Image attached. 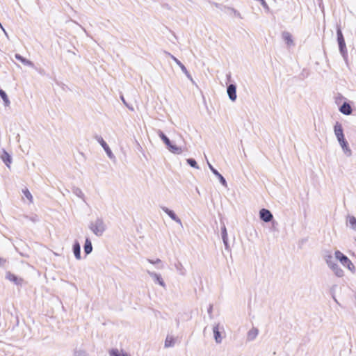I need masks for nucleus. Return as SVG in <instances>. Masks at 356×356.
<instances>
[{
    "label": "nucleus",
    "mask_w": 356,
    "mask_h": 356,
    "mask_svg": "<svg viewBox=\"0 0 356 356\" xmlns=\"http://www.w3.org/2000/svg\"><path fill=\"white\" fill-rule=\"evenodd\" d=\"M158 135L161 140L166 145L167 149L172 153L175 154H180L182 152L181 147H178L175 144H173L170 138L161 131H158Z\"/></svg>",
    "instance_id": "nucleus-1"
},
{
    "label": "nucleus",
    "mask_w": 356,
    "mask_h": 356,
    "mask_svg": "<svg viewBox=\"0 0 356 356\" xmlns=\"http://www.w3.org/2000/svg\"><path fill=\"white\" fill-rule=\"evenodd\" d=\"M88 227L97 236H102L106 230V225L101 218H97L94 222H90Z\"/></svg>",
    "instance_id": "nucleus-2"
},
{
    "label": "nucleus",
    "mask_w": 356,
    "mask_h": 356,
    "mask_svg": "<svg viewBox=\"0 0 356 356\" xmlns=\"http://www.w3.org/2000/svg\"><path fill=\"white\" fill-rule=\"evenodd\" d=\"M335 259L340 261V263L344 266L346 267L352 273H355V267L350 260V259L342 253L339 250H336L334 252Z\"/></svg>",
    "instance_id": "nucleus-3"
},
{
    "label": "nucleus",
    "mask_w": 356,
    "mask_h": 356,
    "mask_svg": "<svg viewBox=\"0 0 356 356\" xmlns=\"http://www.w3.org/2000/svg\"><path fill=\"white\" fill-rule=\"evenodd\" d=\"M95 138L100 144V145L103 147V149L106 152L107 156L111 159H115L114 154H113V152H112L111 149H110L109 146L106 143V141L103 139V138L102 136H100L95 135Z\"/></svg>",
    "instance_id": "nucleus-4"
},
{
    "label": "nucleus",
    "mask_w": 356,
    "mask_h": 356,
    "mask_svg": "<svg viewBox=\"0 0 356 356\" xmlns=\"http://www.w3.org/2000/svg\"><path fill=\"white\" fill-rule=\"evenodd\" d=\"M168 54L170 56V58L176 63V64L177 65L179 66L180 69L181 70V71L185 74V75L186 76V77L192 82V83L193 84H195V81L193 80V79L192 78V76L191 74H190V72L187 70L186 67H185V65L179 60L177 59L175 56H174L173 55H172L170 53H168Z\"/></svg>",
    "instance_id": "nucleus-5"
},
{
    "label": "nucleus",
    "mask_w": 356,
    "mask_h": 356,
    "mask_svg": "<svg viewBox=\"0 0 356 356\" xmlns=\"http://www.w3.org/2000/svg\"><path fill=\"white\" fill-rule=\"evenodd\" d=\"M259 218L265 222H270L273 220V216L271 211L264 208L259 211Z\"/></svg>",
    "instance_id": "nucleus-6"
},
{
    "label": "nucleus",
    "mask_w": 356,
    "mask_h": 356,
    "mask_svg": "<svg viewBox=\"0 0 356 356\" xmlns=\"http://www.w3.org/2000/svg\"><path fill=\"white\" fill-rule=\"evenodd\" d=\"M337 42H338V45H339V52H340L341 55L342 56L344 61L348 65V51L346 49L345 39L343 40H339Z\"/></svg>",
    "instance_id": "nucleus-7"
},
{
    "label": "nucleus",
    "mask_w": 356,
    "mask_h": 356,
    "mask_svg": "<svg viewBox=\"0 0 356 356\" xmlns=\"http://www.w3.org/2000/svg\"><path fill=\"white\" fill-rule=\"evenodd\" d=\"M227 93L228 95L229 99L232 102H235L237 98L236 84L231 83L228 85L227 87Z\"/></svg>",
    "instance_id": "nucleus-8"
},
{
    "label": "nucleus",
    "mask_w": 356,
    "mask_h": 356,
    "mask_svg": "<svg viewBox=\"0 0 356 356\" xmlns=\"http://www.w3.org/2000/svg\"><path fill=\"white\" fill-rule=\"evenodd\" d=\"M207 163L210 170L218 177L220 183L222 186H227V181L225 178L209 161H207Z\"/></svg>",
    "instance_id": "nucleus-9"
},
{
    "label": "nucleus",
    "mask_w": 356,
    "mask_h": 356,
    "mask_svg": "<svg viewBox=\"0 0 356 356\" xmlns=\"http://www.w3.org/2000/svg\"><path fill=\"white\" fill-rule=\"evenodd\" d=\"M161 208L172 220L181 225V219L176 215L173 210H171L166 207H161Z\"/></svg>",
    "instance_id": "nucleus-10"
},
{
    "label": "nucleus",
    "mask_w": 356,
    "mask_h": 356,
    "mask_svg": "<svg viewBox=\"0 0 356 356\" xmlns=\"http://www.w3.org/2000/svg\"><path fill=\"white\" fill-rule=\"evenodd\" d=\"M147 273L153 279V280L155 283L159 284L160 286H161L163 287L165 286V284L160 274H158L154 272H151L149 270H147Z\"/></svg>",
    "instance_id": "nucleus-11"
},
{
    "label": "nucleus",
    "mask_w": 356,
    "mask_h": 356,
    "mask_svg": "<svg viewBox=\"0 0 356 356\" xmlns=\"http://www.w3.org/2000/svg\"><path fill=\"white\" fill-rule=\"evenodd\" d=\"M213 333L214 340L216 343H220L222 340V337L221 335V332L220 331L219 324H216L213 327Z\"/></svg>",
    "instance_id": "nucleus-12"
},
{
    "label": "nucleus",
    "mask_w": 356,
    "mask_h": 356,
    "mask_svg": "<svg viewBox=\"0 0 356 356\" xmlns=\"http://www.w3.org/2000/svg\"><path fill=\"white\" fill-rule=\"evenodd\" d=\"M72 251L75 258L78 260L81 259V245L78 241H74L72 245Z\"/></svg>",
    "instance_id": "nucleus-13"
},
{
    "label": "nucleus",
    "mask_w": 356,
    "mask_h": 356,
    "mask_svg": "<svg viewBox=\"0 0 356 356\" xmlns=\"http://www.w3.org/2000/svg\"><path fill=\"white\" fill-rule=\"evenodd\" d=\"M6 279L9 280L10 282H14L16 285H22L23 280L20 277H18L15 274L8 272L6 275Z\"/></svg>",
    "instance_id": "nucleus-14"
},
{
    "label": "nucleus",
    "mask_w": 356,
    "mask_h": 356,
    "mask_svg": "<svg viewBox=\"0 0 356 356\" xmlns=\"http://www.w3.org/2000/svg\"><path fill=\"white\" fill-rule=\"evenodd\" d=\"M15 58L17 60L20 61L24 65L29 66V67H32V68L35 67V65H34V63L32 61H31V60H28L27 58L23 57L22 55H20L19 54H15Z\"/></svg>",
    "instance_id": "nucleus-15"
},
{
    "label": "nucleus",
    "mask_w": 356,
    "mask_h": 356,
    "mask_svg": "<svg viewBox=\"0 0 356 356\" xmlns=\"http://www.w3.org/2000/svg\"><path fill=\"white\" fill-rule=\"evenodd\" d=\"M1 159L5 165L10 168V165L12 163V157L10 154H8L5 149H3L2 154L1 155Z\"/></svg>",
    "instance_id": "nucleus-16"
},
{
    "label": "nucleus",
    "mask_w": 356,
    "mask_h": 356,
    "mask_svg": "<svg viewBox=\"0 0 356 356\" xmlns=\"http://www.w3.org/2000/svg\"><path fill=\"white\" fill-rule=\"evenodd\" d=\"M339 111L346 115H348L352 113L353 110L349 103L344 102L339 107Z\"/></svg>",
    "instance_id": "nucleus-17"
},
{
    "label": "nucleus",
    "mask_w": 356,
    "mask_h": 356,
    "mask_svg": "<svg viewBox=\"0 0 356 356\" xmlns=\"http://www.w3.org/2000/svg\"><path fill=\"white\" fill-rule=\"evenodd\" d=\"M83 251L86 255H88L92 251V245L90 239L88 237L86 238L85 243L83 245Z\"/></svg>",
    "instance_id": "nucleus-18"
},
{
    "label": "nucleus",
    "mask_w": 356,
    "mask_h": 356,
    "mask_svg": "<svg viewBox=\"0 0 356 356\" xmlns=\"http://www.w3.org/2000/svg\"><path fill=\"white\" fill-rule=\"evenodd\" d=\"M259 334V330L256 327L250 329L247 334V341H252L256 339Z\"/></svg>",
    "instance_id": "nucleus-19"
},
{
    "label": "nucleus",
    "mask_w": 356,
    "mask_h": 356,
    "mask_svg": "<svg viewBox=\"0 0 356 356\" xmlns=\"http://www.w3.org/2000/svg\"><path fill=\"white\" fill-rule=\"evenodd\" d=\"M334 131L336 137H340L341 136H343V129L342 125L339 122H337L334 126Z\"/></svg>",
    "instance_id": "nucleus-20"
},
{
    "label": "nucleus",
    "mask_w": 356,
    "mask_h": 356,
    "mask_svg": "<svg viewBox=\"0 0 356 356\" xmlns=\"http://www.w3.org/2000/svg\"><path fill=\"white\" fill-rule=\"evenodd\" d=\"M330 269L334 272L336 276L339 277H341L343 276V270L340 268V266L335 263L330 267Z\"/></svg>",
    "instance_id": "nucleus-21"
},
{
    "label": "nucleus",
    "mask_w": 356,
    "mask_h": 356,
    "mask_svg": "<svg viewBox=\"0 0 356 356\" xmlns=\"http://www.w3.org/2000/svg\"><path fill=\"white\" fill-rule=\"evenodd\" d=\"M340 146H341L344 154L346 156L349 157L352 155V150L349 147V144H348V141H346L345 143H341L340 145Z\"/></svg>",
    "instance_id": "nucleus-22"
},
{
    "label": "nucleus",
    "mask_w": 356,
    "mask_h": 356,
    "mask_svg": "<svg viewBox=\"0 0 356 356\" xmlns=\"http://www.w3.org/2000/svg\"><path fill=\"white\" fill-rule=\"evenodd\" d=\"M324 259H325V261L326 262V264H327V266L330 268L332 265H334L336 261L334 260V259L333 258L332 255L331 253L328 252L324 255Z\"/></svg>",
    "instance_id": "nucleus-23"
},
{
    "label": "nucleus",
    "mask_w": 356,
    "mask_h": 356,
    "mask_svg": "<svg viewBox=\"0 0 356 356\" xmlns=\"http://www.w3.org/2000/svg\"><path fill=\"white\" fill-rule=\"evenodd\" d=\"M282 35L283 40L286 42V43L288 45H291L293 44V41L292 39V35L290 33L287 31H284Z\"/></svg>",
    "instance_id": "nucleus-24"
},
{
    "label": "nucleus",
    "mask_w": 356,
    "mask_h": 356,
    "mask_svg": "<svg viewBox=\"0 0 356 356\" xmlns=\"http://www.w3.org/2000/svg\"><path fill=\"white\" fill-rule=\"evenodd\" d=\"M175 268L179 275H186V269L184 268L182 264L179 261H177L175 264Z\"/></svg>",
    "instance_id": "nucleus-25"
},
{
    "label": "nucleus",
    "mask_w": 356,
    "mask_h": 356,
    "mask_svg": "<svg viewBox=\"0 0 356 356\" xmlns=\"http://www.w3.org/2000/svg\"><path fill=\"white\" fill-rule=\"evenodd\" d=\"M72 191L75 195H76L77 197L82 199L84 202H86L85 195L81 188L76 186H73L72 188Z\"/></svg>",
    "instance_id": "nucleus-26"
},
{
    "label": "nucleus",
    "mask_w": 356,
    "mask_h": 356,
    "mask_svg": "<svg viewBox=\"0 0 356 356\" xmlns=\"http://www.w3.org/2000/svg\"><path fill=\"white\" fill-rule=\"evenodd\" d=\"M0 97L3 101L4 106H8L10 104V102L6 92L3 89H0Z\"/></svg>",
    "instance_id": "nucleus-27"
},
{
    "label": "nucleus",
    "mask_w": 356,
    "mask_h": 356,
    "mask_svg": "<svg viewBox=\"0 0 356 356\" xmlns=\"http://www.w3.org/2000/svg\"><path fill=\"white\" fill-rule=\"evenodd\" d=\"M175 343V339L172 336H167L165 341V347L169 348L174 346Z\"/></svg>",
    "instance_id": "nucleus-28"
},
{
    "label": "nucleus",
    "mask_w": 356,
    "mask_h": 356,
    "mask_svg": "<svg viewBox=\"0 0 356 356\" xmlns=\"http://www.w3.org/2000/svg\"><path fill=\"white\" fill-rule=\"evenodd\" d=\"M110 356H129L127 353L120 352L117 348H113L109 351Z\"/></svg>",
    "instance_id": "nucleus-29"
},
{
    "label": "nucleus",
    "mask_w": 356,
    "mask_h": 356,
    "mask_svg": "<svg viewBox=\"0 0 356 356\" xmlns=\"http://www.w3.org/2000/svg\"><path fill=\"white\" fill-rule=\"evenodd\" d=\"M186 163L191 167L194 168L195 169H199V165H197V163L195 161V159H194L193 158H188L186 159Z\"/></svg>",
    "instance_id": "nucleus-30"
},
{
    "label": "nucleus",
    "mask_w": 356,
    "mask_h": 356,
    "mask_svg": "<svg viewBox=\"0 0 356 356\" xmlns=\"http://www.w3.org/2000/svg\"><path fill=\"white\" fill-rule=\"evenodd\" d=\"M348 222L351 229H355L356 227V218L353 216H348Z\"/></svg>",
    "instance_id": "nucleus-31"
},
{
    "label": "nucleus",
    "mask_w": 356,
    "mask_h": 356,
    "mask_svg": "<svg viewBox=\"0 0 356 356\" xmlns=\"http://www.w3.org/2000/svg\"><path fill=\"white\" fill-rule=\"evenodd\" d=\"M337 42L339 41V40H344V37H343V33H342V31H341L340 25H337Z\"/></svg>",
    "instance_id": "nucleus-32"
},
{
    "label": "nucleus",
    "mask_w": 356,
    "mask_h": 356,
    "mask_svg": "<svg viewBox=\"0 0 356 356\" xmlns=\"http://www.w3.org/2000/svg\"><path fill=\"white\" fill-rule=\"evenodd\" d=\"M22 193L24 194V195L30 201V202H32L33 201V196L31 195V193H30V191L28 190V188H25L24 189H22Z\"/></svg>",
    "instance_id": "nucleus-33"
},
{
    "label": "nucleus",
    "mask_w": 356,
    "mask_h": 356,
    "mask_svg": "<svg viewBox=\"0 0 356 356\" xmlns=\"http://www.w3.org/2000/svg\"><path fill=\"white\" fill-rule=\"evenodd\" d=\"M221 235H222V241H226L227 239H228L227 232V229H226L225 225H223L221 227Z\"/></svg>",
    "instance_id": "nucleus-34"
},
{
    "label": "nucleus",
    "mask_w": 356,
    "mask_h": 356,
    "mask_svg": "<svg viewBox=\"0 0 356 356\" xmlns=\"http://www.w3.org/2000/svg\"><path fill=\"white\" fill-rule=\"evenodd\" d=\"M74 356H87V353L83 350L75 349L74 350Z\"/></svg>",
    "instance_id": "nucleus-35"
},
{
    "label": "nucleus",
    "mask_w": 356,
    "mask_h": 356,
    "mask_svg": "<svg viewBox=\"0 0 356 356\" xmlns=\"http://www.w3.org/2000/svg\"><path fill=\"white\" fill-rule=\"evenodd\" d=\"M337 139L339 143V145H341V143H345L346 141H347V140L345 138V136H341L340 137H337Z\"/></svg>",
    "instance_id": "nucleus-36"
},
{
    "label": "nucleus",
    "mask_w": 356,
    "mask_h": 356,
    "mask_svg": "<svg viewBox=\"0 0 356 356\" xmlns=\"http://www.w3.org/2000/svg\"><path fill=\"white\" fill-rule=\"evenodd\" d=\"M147 261L149 263H150L152 264H161V260L160 259H156V260L148 259Z\"/></svg>",
    "instance_id": "nucleus-37"
},
{
    "label": "nucleus",
    "mask_w": 356,
    "mask_h": 356,
    "mask_svg": "<svg viewBox=\"0 0 356 356\" xmlns=\"http://www.w3.org/2000/svg\"><path fill=\"white\" fill-rule=\"evenodd\" d=\"M6 262H7L6 259H5L2 257H0V267H4Z\"/></svg>",
    "instance_id": "nucleus-38"
},
{
    "label": "nucleus",
    "mask_w": 356,
    "mask_h": 356,
    "mask_svg": "<svg viewBox=\"0 0 356 356\" xmlns=\"http://www.w3.org/2000/svg\"><path fill=\"white\" fill-rule=\"evenodd\" d=\"M212 310H213V305H209V308L207 309V312L209 314L210 318H211Z\"/></svg>",
    "instance_id": "nucleus-39"
},
{
    "label": "nucleus",
    "mask_w": 356,
    "mask_h": 356,
    "mask_svg": "<svg viewBox=\"0 0 356 356\" xmlns=\"http://www.w3.org/2000/svg\"><path fill=\"white\" fill-rule=\"evenodd\" d=\"M271 222H272V228H273V229H274V230L277 229L276 227L278 225V223L276 221H275L274 220H273L271 221Z\"/></svg>",
    "instance_id": "nucleus-40"
},
{
    "label": "nucleus",
    "mask_w": 356,
    "mask_h": 356,
    "mask_svg": "<svg viewBox=\"0 0 356 356\" xmlns=\"http://www.w3.org/2000/svg\"><path fill=\"white\" fill-rule=\"evenodd\" d=\"M222 241L225 245V249L228 250L229 249L228 239H227L226 241Z\"/></svg>",
    "instance_id": "nucleus-41"
},
{
    "label": "nucleus",
    "mask_w": 356,
    "mask_h": 356,
    "mask_svg": "<svg viewBox=\"0 0 356 356\" xmlns=\"http://www.w3.org/2000/svg\"><path fill=\"white\" fill-rule=\"evenodd\" d=\"M120 99H121L122 102H123V104L124 105H127V102H126V100L122 95H120Z\"/></svg>",
    "instance_id": "nucleus-42"
},
{
    "label": "nucleus",
    "mask_w": 356,
    "mask_h": 356,
    "mask_svg": "<svg viewBox=\"0 0 356 356\" xmlns=\"http://www.w3.org/2000/svg\"><path fill=\"white\" fill-rule=\"evenodd\" d=\"M129 110L133 111L134 108L132 106H130L128 103H127V105H125Z\"/></svg>",
    "instance_id": "nucleus-43"
},
{
    "label": "nucleus",
    "mask_w": 356,
    "mask_h": 356,
    "mask_svg": "<svg viewBox=\"0 0 356 356\" xmlns=\"http://www.w3.org/2000/svg\"><path fill=\"white\" fill-rule=\"evenodd\" d=\"M129 110L133 111L134 108L132 106H130L128 103H127V105H125Z\"/></svg>",
    "instance_id": "nucleus-44"
},
{
    "label": "nucleus",
    "mask_w": 356,
    "mask_h": 356,
    "mask_svg": "<svg viewBox=\"0 0 356 356\" xmlns=\"http://www.w3.org/2000/svg\"><path fill=\"white\" fill-rule=\"evenodd\" d=\"M334 287H335V286H332L330 289V293H331L332 296L334 295Z\"/></svg>",
    "instance_id": "nucleus-45"
},
{
    "label": "nucleus",
    "mask_w": 356,
    "mask_h": 356,
    "mask_svg": "<svg viewBox=\"0 0 356 356\" xmlns=\"http://www.w3.org/2000/svg\"><path fill=\"white\" fill-rule=\"evenodd\" d=\"M332 298H333V300H334L337 303H339V302H338V301H337V300L336 299V298H335V296H334V295H332Z\"/></svg>",
    "instance_id": "nucleus-46"
},
{
    "label": "nucleus",
    "mask_w": 356,
    "mask_h": 356,
    "mask_svg": "<svg viewBox=\"0 0 356 356\" xmlns=\"http://www.w3.org/2000/svg\"><path fill=\"white\" fill-rule=\"evenodd\" d=\"M0 28L3 31V32L6 33V35H7V33L6 32L4 28L3 27L2 25H1V26H0Z\"/></svg>",
    "instance_id": "nucleus-47"
},
{
    "label": "nucleus",
    "mask_w": 356,
    "mask_h": 356,
    "mask_svg": "<svg viewBox=\"0 0 356 356\" xmlns=\"http://www.w3.org/2000/svg\"><path fill=\"white\" fill-rule=\"evenodd\" d=\"M196 192H197L198 193H200L199 190H198V188H196Z\"/></svg>",
    "instance_id": "nucleus-48"
},
{
    "label": "nucleus",
    "mask_w": 356,
    "mask_h": 356,
    "mask_svg": "<svg viewBox=\"0 0 356 356\" xmlns=\"http://www.w3.org/2000/svg\"><path fill=\"white\" fill-rule=\"evenodd\" d=\"M230 77H231V75H230V74H228V75H227V78H229V79Z\"/></svg>",
    "instance_id": "nucleus-49"
},
{
    "label": "nucleus",
    "mask_w": 356,
    "mask_h": 356,
    "mask_svg": "<svg viewBox=\"0 0 356 356\" xmlns=\"http://www.w3.org/2000/svg\"><path fill=\"white\" fill-rule=\"evenodd\" d=\"M163 268V266L162 265L161 266L159 267V268Z\"/></svg>",
    "instance_id": "nucleus-50"
},
{
    "label": "nucleus",
    "mask_w": 356,
    "mask_h": 356,
    "mask_svg": "<svg viewBox=\"0 0 356 356\" xmlns=\"http://www.w3.org/2000/svg\"><path fill=\"white\" fill-rule=\"evenodd\" d=\"M353 230H354L355 232H356V227H355V229H353Z\"/></svg>",
    "instance_id": "nucleus-51"
},
{
    "label": "nucleus",
    "mask_w": 356,
    "mask_h": 356,
    "mask_svg": "<svg viewBox=\"0 0 356 356\" xmlns=\"http://www.w3.org/2000/svg\"><path fill=\"white\" fill-rule=\"evenodd\" d=\"M0 26H1V23L0 22Z\"/></svg>",
    "instance_id": "nucleus-52"
},
{
    "label": "nucleus",
    "mask_w": 356,
    "mask_h": 356,
    "mask_svg": "<svg viewBox=\"0 0 356 356\" xmlns=\"http://www.w3.org/2000/svg\"><path fill=\"white\" fill-rule=\"evenodd\" d=\"M355 241H356V238H355Z\"/></svg>",
    "instance_id": "nucleus-53"
}]
</instances>
